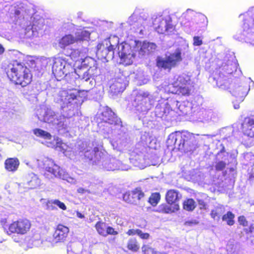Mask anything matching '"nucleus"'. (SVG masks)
I'll use <instances>...</instances> for the list:
<instances>
[{"label":"nucleus","instance_id":"nucleus-12","mask_svg":"<svg viewBox=\"0 0 254 254\" xmlns=\"http://www.w3.org/2000/svg\"><path fill=\"white\" fill-rule=\"evenodd\" d=\"M91 29L89 30V28L86 29V28L83 29L80 31V46H82V49H80V54H83L84 59L80 58L81 60L80 69L82 66L87 65L88 63H87L89 60H92L90 57L87 56L88 52V47L89 46L90 35L91 34Z\"/></svg>","mask_w":254,"mask_h":254},{"label":"nucleus","instance_id":"nucleus-54","mask_svg":"<svg viewBox=\"0 0 254 254\" xmlns=\"http://www.w3.org/2000/svg\"><path fill=\"white\" fill-rule=\"evenodd\" d=\"M238 221L239 224L243 227H247L248 226V221L244 215L239 216L238 217Z\"/></svg>","mask_w":254,"mask_h":254},{"label":"nucleus","instance_id":"nucleus-41","mask_svg":"<svg viewBox=\"0 0 254 254\" xmlns=\"http://www.w3.org/2000/svg\"><path fill=\"white\" fill-rule=\"evenodd\" d=\"M58 206L60 208L63 210H65L66 209V206L64 203L61 202L58 199H55L53 200H48L46 202L47 209H54L55 208L53 206V205Z\"/></svg>","mask_w":254,"mask_h":254},{"label":"nucleus","instance_id":"nucleus-33","mask_svg":"<svg viewBox=\"0 0 254 254\" xmlns=\"http://www.w3.org/2000/svg\"><path fill=\"white\" fill-rule=\"evenodd\" d=\"M238 63L235 57L233 56L231 60H229L227 63L222 65V70L227 74H232L237 70Z\"/></svg>","mask_w":254,"mask_h":254},{"label":"nucleus","instance_id":"nucleus-47","mask_svg":"<svg viewBox=\"0 0 254 254\" xmlns=\"http://www.w3.org/2000/svg\"><path fill=\"white\" fill-rule=\"evenodd\" d=\"M254 126V116L246 118L242 124L243 131L249 127Z\"/></svg>","mask_w":254,"mask_h":254},{"label":"nucleus","instance_id":"nucleus-36","mask_svg":"<svg viewBox=\"0 0 254 254\" xmlns=\"http://www.w3.org/2000/svg\"><path fill=\"white\" fill-rule=\"evenodd\" d=\"M224 212V207L222 205H220L215 207L211 210L210 215L213 220L219 221L222 214Z\"/></svg>","mask_w":254,"mask_h":254},{"label":"nucleus","instance_id":"nucleus-32","mask_svg":"<svg viewBox=\"0 0 254 254\" xmlns=\"http://www.w3.org/2000/svg\"><path fill=\"white\" fill-rule=\"evenodd\" d=\"M199 115L201 117L199 118L201 122H216L217 121L218 116V114L211 110H203L199 113Z\"/></svg>","mask_w":254,"mask_h":254},{"label":"nucleus","instance_id":"nucleus-55","mask_svg":"<svg viewBox=\"0 0 254 254\" xmlns=\"http://www.w3.org/2000/svg\"><path fill=\"white\" fill-rule=\"evenodd\" d=\"M71 58L75 62H77L79 57V51L78 49L73 50L71 53Z\"/></svg>","mask_w":254,"mask_h":254},{"label":"nucleus","instance_id":"nucleus-14","mask_svg":"<svg viewBox=\"0 0 254 254\" xmlns=\"http://www.w3.org/2000/svg\"><path fill=\"white\" fill-rule=\"evenodd\" d=\"M134 50H131L130 46L128 44H121L118 47L117 54L120 57L122 63L126 65L131 64L135 57V53Z\"/></svg>","mask_w":254,"mask_h":254},{"label":"nucleus","instance_id":"nucleus-17","mask_svg":"<svg viewBox=\"0 0 254 254\" xmlns=\"http://www.w3.org/2000/svg\"><path fill=\"white\" fill-rule=\"evenodd\" d=\"M145 196L141 188L137 187L132 190L126 192L123 194V199L128 203L136 204L137 202Z\"/></svg>","mask_w":254,"mask_h":254},{"label":"nucleus","instance_id":"nucleus-43","mask_svg":"<svg viewBox=\"0 0 254 254\" xmlns=\"http://www.w3.org/2000/svg\"><path fill=\"white\" fill-rule=\"evenodd\" d=\"M127 247L128 250L133 252H136L139 249V246L137 241L134 238H130L128 240Z\"/></svg>","mask_w":254,"mask_h":254},{"label":"nucleus","instance_id":"nucleus-48","mask_svg":"<svg viewBox=\"0 0 254 254\" xmlns=\"http://www.w3.org/2000/svg\"><path fill=\"white\" fill-rule=\"evenodd\" d=\"M46 145L48 147H55L56 149L59 148L62 150H65L66 149L65 148L66 145L63 143L61 141L57 139L56 141V144H55V142H51L49 141H46Z\"/></svg>","mask_w":254,"mask_h":254},{"label":"nucleus","instance_id":"nucleus-5","mask_svg":"<svg viewBox=\"0 0 254 254\" xmlns=\"http://www.w3.org/2000/svg\"><path fill=\"white\" fill-rule=\"evenodd\" d=\"M37 116L39 121L56 126L60 133L64 134L68 131L67 119L64 116L58 115L49 109H41Z\"/></svg>","mask_w":254,"mask_h":254},{"label":"nucleus","instance_id":"nucleus-61","mask_svg":"<svg viewBox=\"0 0 254 254\" xmlns=\"http://www.w3.org/2000/svg\"><path fill=\"white\" fill-rule=\"evenodd\" d=\"M127 234L128 235V236H134L135 235H136V229H129L127 232Z\"/></svg>","mask_w":254,"mask_h":254},{"label":"nucleus","instance_id":"nucleus-37","mask_svg":"<svg viewBox=\"0 0 254 254\" xmlns=\"http://www.w3.org/2000/svg\"><path fill=\"white\" fill-rule=\"evenodd\" d=\"M178 210L174 208V206L170 205L167 203H163L159 205L157 211L161 213L169 214Z\"/></svg>","mask_w":254,"mask_h":254},{"label":"nucleus","instance_id":"nucleus-9","mask_svg":"<svg viewBox=\"0 0 254 254\" xmlns=\"http://www.w3.org/2000/svg\"><path fill=\"white\" fill-rule=\"evenodd\" d=\"M155 96L148 92L140 91L134 100V106L136 110L140 112H147L152 107Z\"/></svg>","mask_w":254,"mask_h":254},{"label":"nucleus","instance_id":"nucleus-11","mask_svg":"<svg viewBox=\"0 0 254 254\" xmlns=\"http://www.w3.org/2000/svg\"><path fill=\"white\" fill-rule=\"evenodd\" d=\"M182 60V53L180 49H177L173 53L166 55L164 59L157 60V65L164 69H170L179 64Z\"/></svg>","mask_w":254,"mask_h":254},{"label":"nucleus","instance_id":"nucleus-51","mask_svg":"<svg viewBox=\"0 0 254 254\" xmlns=\"http://www.w3.org/2000/svg\"><path fill=\"white\" fill-rule=\"evenodd\" d=\"M41 28V26H39L36 25V24H33L32 27L30 28V27H28L26 28V31H27V33L31 32V34L30 33L28 35V36L30 37L31 36H35L37 35V31L40 30Z\"/></svg>","mask_w":254,"mask_h":254},{"label":"nucleus","instance_id":"nucleus-25","mask_svg":"<svg viewBox=\"0 0 254 254\" xmlns=\"http://www.w3.org/2000/svg\"><path fill=\"white\" fill-rule=\"evenodd\" d=\"M52 71L55 76L63 77L65 73V66L66 62L61 58H55L53 60Z\"/></svg>","mask_w":254,"mask_h":254},{"label":"nucleus","instance_id":"nucleus-24","mask_svg":"<svg viewBox=\"0 0 254 254\" xmlns=\"http://www.w3.org/2000/svg\"><path fill=\"white\" fill-rule=\"evenodd\" d=\"M170 102L171 104V110L174 111L179 115H187L191 110L190 104L189 102H183L180 103L178 101L170 99Z\"/></svg>","mask_w":254,"mask_h":254},{"label":"nucleus","instance_id":"nucleus-16","mask_svg":"<svg viewBox=\"0 0 254 254\" xmlns=\"http://www.w3.org/2000/svg\"><path fill=\"white\" fill-rule=\"evenodd\" d=\"M130 139L128 134L123 130L120 131L117 136L111 141L114 149L122 150L127 148L130 144Z\"/></svg>","mask_w":254,"mask_h":254},{"label":"nucleus","instance_id":"nucleus-63","mask_svg":"<svg viewBox=\"0 0 254 254\" xmlns=\"http://www.w3.org/2000/svg\"><path fill=\"white\" fill-rule=\"evenodd\" d=\"M209 138H210V135H203L201 136L197 135V139L198 140H205L206 139H209Z\"/></svg>","mask_w":254,"mask_h":254},{"label":"nucleus","instance_id":"nucleus-42","mask_svg":"<svg viewBox=\"0 0 254 254\" xmlns=\"http://www.w3.org/2000/svg\"><path fill=\"white\" fill-rule=\"evenodd\" d=\"M235 214L232 212L228 211L222 215V220L225 221L227 225L231 226L234 225L235 223Z\"/></svg>","mask_w":254,"mask_h":254},{"label":"nucleus","instance_id":"nucleus-59","mask_svg":"<svg viewBox=\"0 0 254 254\" xmlns=\"http://www.w3.org/2000/svg\"><path fill=\"white\" fill-rule=\"evenodd\" d=\"M198 222L195 220H188L184 222V225L186 226H192L198 224Z\"/></svg>","mask_w":254,"mask_h":254},{"label":"nucleus","instance_id":"nucleus-34","mask_svg":"<svg viewBox=\"0 0 254 254\" xmlns=\"http://www.w3.org/2000/svg\"><path fill=\"white\" fill-rule=\"evenodd\" d=\"M77 40V38L74 37L72 35H66L59 40V46L62 49H64L70 44L74 43Z\"/></svg>","mask_w":254,"mask_h":254},{"label":"nucleus","instance_id":"nucleus-52","mask_svg":"<svg viewBox=\"0 0 254 254\" xmlns=\"http://www.w3.org/2000/svg\"><path fill=\"white\" fill-rule=\"evenodd\" d=\"M159 146L160 144L155 138H150L146 147L150 149H157Z\"/></svg>","mask_w":254,"mask_h":254},{"label":"nucleus","instance_id":"nucleus-15","mask_svg":"<svg viewBox=\"0 0 254 254\" xmlns=\"http://www.w3.org/2000/svg\"><path fill=\"white\" fill-rule=\"evenodd\" d=\"M227 141L226 139H223L222 141L218 140L213 143L212 145L215 144L214 152L212 153L213 156H215L216 159H235L236 157V151L230 153L226 150L225 145Z\"/></svg>","mask_w":254,"mask_h":254},{"label":"nucleus","instance_id":"nucleus-28","mask_svg":"<svg viewBox=\"0 0 254 254\" xmlns=\"http://www.w3.org/2000/svg\"><path fill=\"white\" fill-rule=\"evenodd\" d=\"M171 110V104L170 102V99H168L166 101H164L159 103L155 108L156 115L159 118H162L164 116H167L169 114Z\"/></svg>","mask_w":254,"mask_h":254},{"label":"nucleus","instance_id":"nucleus-50","mask_svg":"<svg viewBox=\"0 0 254 254\" xmlns=\"http://www.w3.org/2000/svg\"><path fill=\"white\" fill-rule=\"evenodd\" d=\"M150 138L148 133L144 132L141 135L138 145H140L145 148L146 147Z\"/></svg>","mask_w":254,"mask_h":254},{"label":"nucleus","instance_id":"nucleus-31","mask_svg":"<svg viewBox=\"0 0 254 254\" xmlns=\"http://www.w3.org/2000/svg\"><path fill=\"white\" fill-rule=\"evenodd\" d=\"M25 181L29 189H34L40 186V180L34 173L28 174L25 177Z\"/></svg>","mask_w":254,"mask_h":254},{"label":"nucleus","instance_id":"nucleus-60","mask_svg":"<svg viewBox=\"0 0 254 254\" xmlns=\"http://www.w3.org/2000/svg\"><path fill=\"white\" fill-rule=\"evenodd\" d=\"M87 90H80V98H82V96L83 97V99L82 100V102H83L85 100H86L87 99Z\"/></svg>","mask_w":254,"mask_h":254},{"label":"nucleus","instance_id":"nucleus-29","mask_svg":"<svg viewBox=\"0 0 254 254\" xmlns=\"http://www.w3.org/2000/svg\"><path fill=\"white\" fill-rule=\"evenodd\" d=\"M104 168L107 171H115L117 170H127L129 167L122 163L121 160H109L105 163Z\"/></svg>","mask_w":254,"mask_h":254},{"label":"nucleus","instance_id":"nucleus-62","mask_svg":"<svg viewBox=\"0 0 254 254\" xmlns=\"http://www.w3.org/2000/svg\"><path fill=\"white\" fill-rule=\"evenodd\" d=\"M150 237V235L148 233H142L140 238L143 240L148 239Z\"/></svg>","mask_w":254,"mask_h":254},{"label":"nucleus","instance_id":"nucleus-27","mask_svg":"<svg viewBox=\"0 0 254 254\" xmlns=\"http://www.w3.org/2000/svg\"><path fill=\"white\" fill-rule=\"evenodd\" d=\"M69 229L67 227L63 225L58 224L53 234L54 240L56 243L62 242L65 240Z\"/></svg>","mask_w":254,"mask_h":254},{"label":"nucleus","instance_id":"nucleus-10","mask_svg":"<svg viewBox=\"0 0 254 254\" xmlns=\"http://www.w3.org/2000/svg\"><path fill=\"white\" fill-rule=\"evenodd\" d=\"M173 86L175 90L172 92L182 96H189L192 88L190 76L185 74L179 75Z\"/></svg>","mask_w":254,"mask_h":254},{"label":"nucleus","instance_id":"nucleus-1","mask_svg":"<svg viewBox=\"0 0 254 254\" xmlns=\"http://www.w3.org/2000/svg\"><path fill=\"white\" fill-rule=\"evenodd\" d=\"M190 134L187 135L180 132L171 133L166 141V145L168 149L181 150L184 152H193L198 147L196 139L193 136Z\"/></svg>","mask_w":254,"mask_h":254},{"label":"nucleus","instance_id":"nucleus-58","mask_svg":"<svg viewBox=\"0 0 254 254\" xmlns=\"http://www.w3.org/2000/svg\"><path fill=\"white\" fill-rule=\"evenodd\" d=\"M193 45L194 46H200L202 44V42L201 39H200L199 37L194 36L193 37Z\"/></svg>","mask_w":254,"mask_h":254},{"label":"nucleus","instance_id":"nucleus-22","mask_svg":"<svg viewBox=\"0 0 254 254\" xmlns=\"http://www.w3.org/2000/svg\"><path fill=\"white\" fill-rule=\"evenodd\" d=\"M110 86V91L113 94H117L122 92L126 85V77L123 74L117 76L112 81Z\"/></svg>","mask_w":254,"mask_h":254},{"label":"nucleus","instance_id":"nucleus-19","mask_svg":"<svg viewBox=\"0 0 254 254\" xmlns=\"http://www.w3.org/2000/svg\"><path fill=\"white\" fill-rule=\"evenodd\" d=\"M182 197L181 194L178 190L175 189L168 190L165 194L166 202L170 205L174 206L176 210L180 209L179 201Z\"/></svg>","mask_w":254,"mask_h":254},{"label":"nucleus","instance_id":"nucleus-40","mask_svg":"<svg viewBox=\"0 0 254 254\" xmlns=\"http://www.w3.org/2000/svg\"><path fill=\"white\" fill-rule=\"evenodd\" d=\"M5 168L8 171H15L18 168L19 162L18 160H5Z\"/></svg>","mask_w":254,"mask_h":254},{"label":"nucleus","instance_id":"nucleus-38","mask_svg":"<svg viewBox=\"0 0 254 254\" xmlns=\"http://www.w3.org/2000/svg\"><path fill=\"white\" fill-rule=\"evenodd\" d=\"M9 10V16L13 21H17L21 17V10L20 8H16L15 6H11Z\"/></svg>","mask_w":254,"mask_h":254},{"label":"nucleus","instance_id":"nucleus-21","mask_svg":"<svg viewBox=\"0 0 254 254\" xmlns=\"http://www.w3.org/2000/svg\"><path fill=\"white\" fill-rule=\"evenodd\" d=\"M156 47V44L154 43L147 41L137 42L136 43L135 50V52L137 51L138 56L140 57L147 55L154 52Z\"/></svg>","mask_w":254,"mask_h":254},{"label":"nucleus","instance_id":"nucleus-30","mask_svg":"<svg viewBox=\"0 0 254 254\" xmlns=\"http://www.w3.org/2000/svg\"><path fill=\"white\" fill-rule=\"evenodd\" d=\"M138 13V11L135 10L131 16L129 17L128 21L130 25L134 24L135 22L140 24L141 26L139 28L140 29V32H142L143 30L141 29V27L145 28L148 26L150 23L149 20L147 19V16L144 14L143 16H140L137 19Z\"/></svg>","mask_w":254,"mask_h":254},{"label":"nucleus","instance_id":"nucleus-57","mask_svg":"<svg viewBox=\"0 0 254 254\" xmlns=\"http://www.w3.org/2000/svg\"><path fill=\"white\" fill-rule=\"evenodd\" d=\"M245 134L251 137H254V126L249 127L248 129H246L244 132Z\"/></svg>","mask_w":254,"mask_h":254},{"label":"nucleus","instance_id":"nucleus-35","mask_svg":"<svg viewBox=\"0 0 254 254\" xmlns=\"http://www.w3.org/2000/svg\"><path fill=\"white\" fill-rule=\"evenodd\" d=\"M98 74L97 67H90L86 72H85L81 79L82 84L90 80L92 76H97Z\"/></svg>","mask_w":254,"mask_h":254},{"label":"nucleus","instance_id":"nucleus-20","mask_svg":"<svg viewBox=\"0 0 254 254\" xmlns=\"http://www.w3.org/2000/svg\"><path fill=\"white\" fill-rule=\"evenodd\" d=\"M102 120L106 124L105 126L108 127V125L116 126L117 128L121 127V122L117 117L115 116V114L109 108H107L102 113Z\"/></svg>","mask_w":254,"mask_h":254},{"label":"nucleus","instance_id":"nucleus-49","mask_svg":"<svg viewBox=\"0 0 254 254\" xmlns=\"http://www.w3.org/2000/svg\"><path fill=\"white\" fill-rule=\"evenodd\" d=\"M141 250L143 254H158L154 248L148 245H143Z\"/></svg>","mask_w":254,"mask_h":254},{"label":"nucleus","instance_id":"nucleus-56","mask_svg":"<svg viewBox=\"0 0 254 254\" xmlns=\"http://www.w3.org/2000/svg\"><path fill=\"white\" fill-rule=\"evenodd\" d=\"M226 167V163L223 161H219L215 165V169L217 171L223 170Z\"/></svg>","mask_w":254,"mask_h":254},{"label":"nucleus","instance_id":"nucleus-6","mask_svg":"<svg viewBox=\"0 0 254 254\" xmlns=\"http://www.w3.org/2000/svg\"><path fill=\"white\" fill-rule=\"evenodd\" d=\"M31 226V222L28 219L22 218L12 221L3 228L8 235L13 234L24 235L30 231Z\"/></svg>","mask_w":254,"mask_h":254},{"label":"nucleus","instance_id":"nucleus-45","mask_svg":"<svg viewBox=\"0 0 254 254\" xmlns=\"http://www.w3.org/2000/svg\"><path fill=\"white\" fill-rule=\"evenodd\" d=\"M33 133L37 136L43 138L45 139L50 140L52 138V135L49 132L40 128L34 129L33 130Z\"/></svg>","mask_w":254,"mask_h":254},{"label":"nucleus","instance_id":"nucleus-26","mask_svg":"<svg viewBox=\"0 0 254 254\" xmlns=\"http://www.w3.org/2000/svg\"><path fill=\"white\" fill-rule=\"evenodd\" d=\"M44 166L45 169L44 176L47 179L53 178L59 172L60 167L55 164L53 160H45Z\"/></svg>","mask_w":254,"mask_h":254},{"label":"nucleus","instance_id":"nucleus-18","mask_svg":"<svg viewBox=\"0 0 254 254\" xmlns=\"http://www.w3.org/2000/svg\"><path fill=\"white\" fill-rule=\"evenodd\" d=\"M90 142L84 141L82 143V146L80 145V152H85V157H87V159H93V157L95 159H103L106 157V152L104 150H99L96 147H94V150L92 151V153L94 154V156L92 155L91 156H88L87 153L90 151L92 147L91 146H90Z\"/></svg>","mask_w":254,"mask_h":254},{"label":"nucleus","instance_id":"nucleus-3","mask_svg":"<svg viewBox=\"0 0 254 254\" xmlns=\"http://www.w3.org/2000/svg\"><path fill=\"white\" fill-rule=\"evenodd\" d=\"M239 17L242 20V24L234 36V38L239 41H254V7L241 14Z\"/></svg>","mask_w":254,"mask_h":254},{"label":"nucleus","instance_id":"nucleus-2","mask_svg":"<svg viewBox=\"0 0 254 254\" xmlns=\"http://www.w3.org/2000/svg\"><path fill=\"white\" fill-rule=\"evenodd\" d=\"M6 73L11 81L22 87L26 86L31 81L32 76L29 69L17 61L8 64Z\"/></svg>","mask_w":254,"mask_h":254},{"label":"nucleus","instance_id":"nucleus-4","mask_svg":"<svg viewBox=\"0 0 254 254\" xmlns=\"http://www.w3.org/2000/svg\"><path fill=\"white\" fill-rule=\"evenodd\" d=\"M209 82L218 86L222 89H230V92L232 95L236 97L238 99V101L242 102L244 98L248 94L250 88L244 85H240L238 83H234L229 87V82L226 79V76H221L220 75L218 77L213 76L210 77L209 78Z\"/></svg>","mask_w":254,"mask_h":254},{"label":"nucleus","instance_id":"nucleus-13","mask_svg":"<svg viewBox=\"0 0 254 254\" xmlns=\"http://www.w3.org/2000/svg\"><path fill=\"white\" fill-rule=\"evenodd\" d=\"M152 24L156 31L160 34L171 31L173 29L171 18L169 16L156 15L152 17Z\"/></svg>","mask_w":254,"mask_h":254},{"label":"nucleus","instance_id":"nucleus-53","mask_svg":"<svg viewBox=\"0 0 254 254\" xmlns=\"http://www.w3.org/2000/svg\"><path fill=\"white\" fill-rule=\"evenodd\" d=\"M244 231L247 234H252L250 236L251 242L254 244V225L253 224L250 225L248 228L244 229Z\"/></svg>","mask_w":254,"mask_h":254},{"label":"nucleus","instance_id":"nucleus-46","mask_svg":"<svg viewBox=\"0 0 254 254\" xmlns=\"http://www.w3.org/2000/svg\"><path fill=\"white\" fill-rule=\"evenodd\" d=\"M135 161V162L133 163L134 164V165L138 168H139L140 169H143L145 168L150 166L151 165H156L157 163H149L146 162V160H134Z\"/></svg>","mask_w":254,"mask_h":254},{"label":"nucleus","instance_id":"nucleus-44","mask_svg":"<svg viewBox=\"0 0 254 254\" xmlns=\"http://www.w3.org/2000/svg\"><path fill=\"white\" fill-rule=\"evenodd\" d=\"M161 199V195L159 192L152 193L148 198V202L152 206H156Z\"/></svg>","mask_w":254,"mask_h":254},{"label":"nucleus","instance_id":"nucleus-8","mask_svg":"<svg viewBox=\"0 0 254 254\" xmlns=\"http://www.w3.org/2000/svg\"><path fill=\"white\" fill-rule=\"evenodd\" d=\"M119 38L116 36H112L109 39L105 40L101 44H99L97 46L96 54L101 57V58H106L108 54L111 53V56H113L115 52L118 51L116 48L120 46Z\"/></svg>","mask_w":254,"mask_h":254},{"label":"nucleus","instance_id":"nucleus-7","mask_svg":"<svg viewBox=\"0 0 254 254\" xmlns=\"http://www.w3.org/2000/svg\"><path fill=\"white\" fill-rule=\"evenodd\" d=\"M79 90L71 89L60 90L55 97V101L60 104L62 109L77 103Z\"/></svg>","mask_w":254,"mask_h":254},{"label":"nucleus","instance_id":"nucleus-64","mask_svg":"<svg viewBox=\"0 0 254 254\" xmlns=\"http://www.w3.org/2000/svg\"><path fill=\"white\" fill-rule=\"evenodd\" d=\"M248 180L250 182L254 181V171L249 174Z\"/></svg>","mask_w":254,"mask_h":254},{"label":"nucleus","instance_id":"nucleus-39","mask_svg":"<svg viewBox=\"0 0 254 254\" xmlns=\"http://www.w3.org/2000/svg\"><path fill=\"white\" fill-rule=\"evenodd\" d=\"M196 206V202L193 198H186L183 203L184 209L188 211H192Z\"/></svg>","mask_w":254,"mask_h":254},{"label":"nucleus","instance_id":"nucleus-23","mask_svg":"<svg viewBox=\"0 0 254 254\" xmlns=\"http://www.w3.org/2000/svg\"><path fill=\"white\" fill-rule=\"evenodd\" d=\"M95 228L99 235L106 237L108 235H117L119 233L113 227L108 226L105 222L99 221L96 222Z\"/></svg>","mask_w":254,"mask_h":254}]
</instances>
